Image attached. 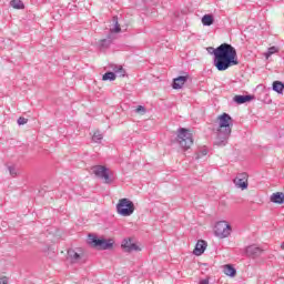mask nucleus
Wrapping results in <instances>:
<instances>
[{
  "mask_svg": "<svg viewBox=\"0 0 284 284\" xmlns=\"http://www.w3.org/2000/svg\"><path fill=\"white\" fill-rule=\"evenodd\" d=\"M213 64L219 72H225V70H230L232 65H239L236 49L232 47V44L222 43L213 50Z\"/></svg>",
  "mask_w": 284,
  "mask_h": 284,
  "instance_id": "nucleus-1",
  "label": "nucleus"
},
{
  "mask_svg": "<svg viewBox=\"0 0 284 284\" xmlns=\"http://www.w3.org/2000/svg\"><path fill=\"white\" fill-rule=\"evenodd\" d=\"M219 126L216 130L215 145L223 148L227 145V140L232 134V126L234 125V120L227 113H223L217 118Z\"/></svg>",
  "mask_w": 284,
  "mask_h": 284,
  "instance_id": "nucleus-2",
  "label": "nucleus"
},
{
  "mask_svg": "<svg viewBox=\"0 0 284 284\" xmlns=\"http://www.w3.org/2000/svg\"><path fill=\"white\" fill-rule=\"evenodd\" d=\"M176 141L180 148H182L183 150H190V148L194 145V139L192 138V133L190 132V130L184 128H180L178 130Z\"/></svg>",
  "mask_w": 284,
  "mask_h": 284,
  "instance_id": "nucleus-3",
  "label": "nucleus"
},
{
  "mask_svg": "<svg viewBox=\"0 0 284 284\" xmlns=\"http://www.w3.org/2000/svg\"><path fill=\"white\" fill-rule=\"evenodd\" d=\"M134 202L130 201V199H121L116 204V212L120 216H132L134 214Z\"/></svg>",
  "mask_w": 284,
  "mask_h": 284,
  "instance_id": "nucleus-4",
  "label": "nucleus"
},
{
  "mask_svg": "<svg viewBox=\"0 0 284 284\" xmlns=\"http://www.w3.org/2000/svg\"><path fill=\"white\" fill-rule=\"evenodd\" d=\"M93 174L98 178L104 181L108 185L112 183V172H110V169L103 166V165H95L92 169Z\"/></svg>",
  "mask_w": 284,
  "mask_h": 284,
  "instance_id": "nucleus-5",
  "label": "nucleus"
},
{
  "mask_svg": "<svg viewBox=\"0 0 284 284\" xmlns=\"http://www.w3.org/2000/svg\"><path fill=\"white\" fill-rule=\"evenodd\" d=\"M214 234L217 239H227L232 234V226L225 221H220L214 226Z\"/></svg>",
  "mask_w": 284,
  "mask_h": 284,
  "instance_id": "nucleus-6",
  "label": "nucleus"
},
{
  "mask_svg": "<svg viewBox=\"0 0 284 284\" xmlns=\"http://www.w3.org/2000/svg\"><path fill=\"white\" fill-rule=\"evenodd\" d=\"M89 243L93 247H99L100 250H112L114 242L112 240H99L97 235H89Z\"/></svg>",
  "mask_w": 284,
  "mask_h": 284,
  "instance_id": "nucleus-7",
  "label": "nucleus"
},
{
  "mask_svg": "<svg viewBox=\"0 0 284 284\" xmlns=\"http://www.w3.org/2000/svg\"><path fill=\"white\" fill-rule=\"evenodd\" d=\"M247 173H240L234 180L233 183L235 186H237L240 190H247Z\"/></svg>",
  "mask_w": 284,
  "mask_h": 284,
  "instance_id": "nucleus-8",
  "label": "nucleus"
},
{
  "mask_svg": "<svg viewBox=\"0 0 284 284\" xmlns=\"http://www.w3.org/2000/svg\"><path fill=\"white\" fill-rule=\"evenodd\" d=\"M245 254L248 258H258L263 254V248L253 244L245 248Z\"/></svg>",
  "mask_w": 284,
  "mask_h": 284,
  "instance_id": "nucleus-9",
  "label": "nucleus"
},
{
  "mask_svg": "<svg viewBox=\"0 0 284 284\" xmlns=\"http://www.w3.org/2000/svg\"><path fill=\"white\" fill-rule=\"evenodd\" d=\"M82 256H83V253H81V250H74V248L68 250V258L69 261H71V263H81Z\"/></svg>",
  "mask_w": 284,
  "mask_h": 284,
  "instance_id": "nucleus-10",
  "label": "nucleus"
},
{
  "mask_svg": "<svg viewBox=\"0 0 284 284\" xmlns=\"http://www.w3.org/2000/svg\"><path fill=\"white\" fill-rule=\"evenodd\" d=\"M187 79H190V74L180 75L173 80L172 88L173 90H181L185 83H187Z\"/></svg>",
  "mask_w": 284,
  "mask_h": 284,
  "instance_id": "nucleus-11",
  "label": "nucleus"
},
{
  "mask_svg": "<svg viewBox=\"0 0 284 284\" xmlns=\"http://www.w3.org/2000/svg\"><path fill=\"white\" fill-rule=\"evenodd\" d=\"M121 247L124 250V252H139V245L132 243V240L125 239L122 241Z\"/></svg>",
  "mask_w": 284,
  "mask_h": 284,
  "instance_id": "nucleus-12",
  "label": "nucleus"
},
{
  "mask_svg": "<svg viewBox=\"0 0 284 284\" xmlns=\"http://www.w3.org/2000/svg\"><path fill=\"white\" fill-rule=\"evenodd\" d=\"M205 250H207V242H205L204 240H199L193 251V254L195 256H201V254H203Z\"/></svg>",
  "mask_w": 284,
  "mask_h": 284,
  "instance_id": "nucleus-13",
  "label": "nucleus"
},
{
  "mask_svg": "<svg viewBox=\"0 0 284 284\" xmlns=\"http://www.w3.org/2000/svg\"><path fill=\"white\" fill-rule=\"evenodd\" d=\"M254 99V97L252 95H235L233 98V101L235 103H237V105H243V103H247L250 101H252Z\"/></svg>",
  "mask_w": 284,
  "mask_h": 284,
  "instance_id": "nucleus-14",
  "label": "nucleus"
},
{
  "mask_svg": "<svg viewBox=\"0 0 284 284\" xmlns=\"http://www.w3.org/2000/svg\"><path fill=\"white\" fill-rule=\"evenodd\" d=\"M271 202L272 203H277V205H283V203H284V193H281V192L273 193L271 195Z\"/></svg>",
  "mask_w": 284,
  "mask_h": 284,
  "instance_id": "nucleus-15",
  "label": "nucleus"
},
{
  "mask_svg": "<svg viewBox=\"0 0 284 284\" xmlns=\"http://www.w3.org/2000/svg\"><path fill=\"white\" fill-rule=\"evenodd\" d=\"M223 272L226 276H231V278H234V276H236V268H234V266L230 264L224 265Z\"/></svg>",
  "mask_w": 284,
  "mask_h": 284,
  "instance_id": "nucleus-16",
  "label": "nucleus"
},
{
  "mask_svg": "<svg viewBox=\"0 0 284 284\" xmlns=\"http://www.w3.org/2000/svg\"><path fill=\"white\" fill-rule=\"evenodd\" d=\"M214 23V16L213 14H205L202 17V24L203 26H212Z\"/></svg>",
  "mask_w": 284,
  "mask_h": 284,
  "instance_id": "nucleus-17",
  "label": "nucleus"
},
{
  "mask_svg": "<svg viewBox=\"0 0 284 284\" xmlns=\"http://www.w3.org/2000/svg\"><path fill=\"white\" fill-rule=\"evenodd\" d=\"M273 90H274V92H277V94H283L284 83L281 81H274Z\"/></svg>",
  "mask_w": 284,
  "mask_h": 284,
  "instance_id": "nucleus-18",
  "label": "nucleus"
},
{
  "mask_svg": "<svg viewBox=\"0 0 284 284\" xmlns=\"http://www.w3.org/2000/svg\"><path fill=\"white\" fill-rule=\"evenodd\" d=\"M10 6L14 8V10H23V2L21 0H11Z\"/></svg>",
  "mask_w": 284,
  "mask_h": 284,
  "instance_id": "nucleus-19",
  "label": "nucleus"
},
{
  "mask_svg": "<svg viewBox=\"0 0 284 284\" xmlns=\"http://www.w3.org/2000/svg\"><path fill=\"white\" fill-rule=\"evenodd\" d=\"M116 79L115 72H106L102 77V81H114Z\"/></svg>",
  "mask_w": 284,
  "mask_h": 284,
  "instance_id": "nucleus-20",
  "label": "nucleus"
},
{
  "mask_svg": "<svg viewBox=\"0 0 284 284\" xmlns=\"http://www.w3.org/2000/svg\"><path fill=\"white\" fill-rule=\"evenodd\" d=\"M92 141L94 143H101V141H103V133H101L100 131H95L93 133Z\"/></svg>",
  "mask_w": 284,
  "mask_h": 284,
  "instance_id": "nucleus-21",
  "label": "nucleus"
},
{
  "mask_svg": "<svg viewBox=\"0 0 284 284\" xmlns=\"http://www.w3.org/2000/svg\"><path fill=\"white\" fill-rule=\"evenodd\" d=\"M114 28L111 29V32L119 33L121 32V26L119 24V18L113 17Z\"/></svg>",
  "mask_w": 284,
  "mask_h": 284,
  "instance_id": "nucleus-22",
  "label": "nucleus"
},
{
  "mask_svg": "<svg viewBox=\"0 0 284 284\" xmlns=\"http://www.w3.org/2000/svg\"><path fill=\"white\" fill-rule=\"evenodd\" d=\"M276 52H278V48L271 47L267 49V52L264 54V57L265 59H270V57H272V54H276Z\"/></svg>",
  "mask_w": 284,
  "mask_h": 284,
  "instance_id": "nucleus-23",
  "label": "nucleus"
},
{
  "mask_svg": "<svg viewBox=\"0 0 284 284\" xmlns=\"http://www.w3.org/2000/svg\"><path fill=\"white\" fill-rule=\"evenodd\" d=\"M113 70L115 74H120V77H125V70H123V67H115Z\"/></svg>",
  "mask_w": 284,
  "mask_h": 284,
  "instance_id": "nucleus-24",
  "label": "nucleus"
},
{
  "mask_svg": "<svg viewBox=\"0 0 284 284\" xmlns=\"http://www.w3.org/2000/svg\"><path fill=\"white\" fill-rule=\"evenodd\" d=\"M110 43H112L111 40L104 39L100 42V48H109Z\"/></svg>",
  "mask_w": 284,
  "mask_h": 284,
  "instance_id": "nucleus-25",
  "label": "nucleus"
},
{
  "mask_svg": "<svg viewBox=\"0 0 284 284\" xmlns=\"http://www.w3.org/2000/svg\"><path fill=\"white\" fill-rule=\"evenodd\" d=\"M26 123H28V119H26V118L18 119V125H26Z\"/></svg>",
  "mask_w": 284,
  "mask_h": 284,
  "instance_id": "nucleus-26",
  "label": "nucleus"
},
{
  "mask_svg": "<svg viewBox=\"0 0 284 284\" xmlns=\"http://www.w3.org/2000/svg\"><path fill=\"white\" fill-rule=\"evenodd\" d=\"M9 172L11 176H17V169L14 166H9Z\"/></svg>",
  "mask_w": 284,
  "mask_h": 284,
  "instance_id": "nucleus-27",
  "label": "nucleus"
},
{
  "mask_svg": "<svg viewBox=\"0 0 284 284\" xmlns=\"http://www.w3.org/2000/svg\"><path fill=\"white\" fill-rule=\"evenodd\" d=\"M135 112H138V113L143 112V113H145V106L139 105V106L135 109Z\"/></svg>",
  "mask_w": 284,
  "mask_h": 284,
  "instance_id": "nucleus-28",
  "label": "nucleus"
},
{
  "mask_svg": "<svg viewBox=\"0 0 284 284\" xmlns=\"http://www.w3.org/2000/svg\"><path fill=\"white\" fill-rule=\"evenodd\" d=\"M0 284H8V277H1Z\"/></svg>",
  "mask_w": 284,
  "mask_h": 284,
  "instance_id": "nucleus-29",
  "label": "nucleus"
},
{
  "mask_svg": "<svg viewBox=\"0 0 284 284\" xmlns=\"http://www.w3.org/2000/svg\"><path fill=\"white\" fill-rule=\"evenodd\" d=\"M200 284H210V278L201 280Z\"/></svg>",
  "mask_w": 284,
  "mask_h": 284,
  "instance_id": "nucleus-30",
  "label": "nucleus"
},
{
  "mask_svg": "<svg viewBox=\"0 0 284 284\" xmlns=\"http://www.w3.org/2000/svg\"><path fill=\"white\" fill-rule=\"evenodd\" d=\"M202 154L205 156V154H207V151H205V150L202 151Z\"/></svg>",
  "mask_w": 284,
  "mask_h": 284,
  "instance_id": "nucleus-31",
  "label": "nucleus"
},
{
  "mask_svg": "<svg viewBox=\"0 0 284 284\" xmlns=\"http://www.w3.org/2000/svg\"><path fill=\"white\" fill-rule=\"evenodd\" d=\"M282 250H284V243L282 244Z\"/></svg>",
  "mask_w": 284,
  "mask_h": 284,
  "instance_id": "nucleus-32",
  "label": "nucleus"
}]
</instances>
